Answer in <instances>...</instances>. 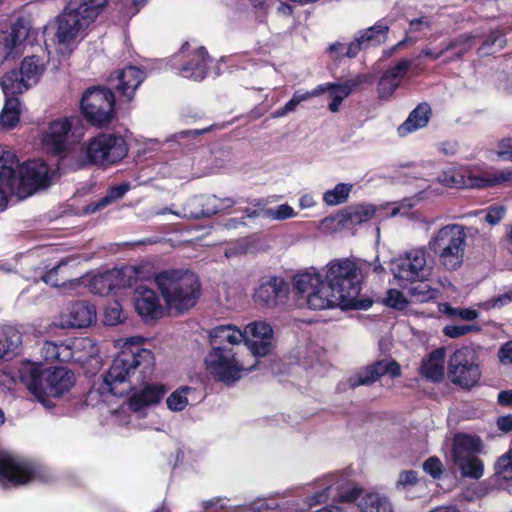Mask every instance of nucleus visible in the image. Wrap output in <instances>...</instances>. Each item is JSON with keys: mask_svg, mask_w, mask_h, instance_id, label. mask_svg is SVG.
<instances>
[{"mask_svg": "<svg viewBox=\"0 0 512 512\" xmlns=\"http://www.w3.org/2000/svg\"><path fill=\"white\" fill-rule=\"evenodd\" d=\"M363 274L349 259L332 261L323 280L317 272H303L293 277V289L306 295L307 305L313 310L340 307L342 310H366L373 301L361 297Z\"/></svg>", "mask_w": 512, "mask_h": 512, "instance_id": "f257e3e1", "label": "nucleus"}, {"mask_svg": "<svg viewBox=\"0 0 512 512\" xmlns=\"http://www.w3.org/2000/svg\"><path fill=\"white\" fill-rule=\"evenodd\" d=\"M154 366L155 357L151 350L140 343L126 342L103 375L104 385L110 394L125 396L152 375Z\"/></svg>", "mask_w": 512, "mask_h": 512, "instance_id": "f03ea898", "label": "nucleus"}, {"mask_svg": "<svg viewBox=\"0 0 512 512\" xmlns=\"http://www.w3.org/2000/svg\"><path fill=\"white\" fill-rule=\"evenodd\" d=\"M108 0H68L62 12L43 31L45 43L69 47L107 6Z\"/></svg>", "mask_w": 512, "mask_h": 512, "instance_id": "7ed1b4c3", "label": "nucleus"}, {"mask_svg": "<svg viewBox=\"0 0 512 512\" xmlns=\"http://www.w3.org/2000/svg\"><path fill=\"white\" fill-rule=\"evenodd\" d=\"M85 125L79 115L63 116L53 119L42 135L41 144L47 155L59 161L69 160L72 169L74 156L84 139Z\"/></svg>", "mask_w": 512, "mask_h": 512, "instance_id": "20e7f679", "label": "nucleus"}, {"mask_svg": "<svg viewBox=\"0 0 512 512\" xmlns=\"http://www.w3.org/2000/svg\"><path fill=\"white\" fill-rule=\"evenodd\" d=\"M155 283L169 309L183 313L194 307L201 297L198 275L188 269H168L155 276Z\"/></svg>", "mask_w": 512, "mask_h": 512, "instance_id": "39448f33", "label": "nucleus"}, {"mask_svg": "<svg viewBox=\"0 0 512 512\" xmlns=\"http://www.w3.org/2000/svg\"><path fill=\"white\" fill-rule=\"evenodd\" d=\"M8 194L19 199L32 195V159L20 163L13 151L0 145V211L8 205Z\"/></svg>", "mask_w": 512, "mask_h": 512, "instance_id": "423d86ee", "label": "nucleus"}, {"mask_svg": "<svg viewBox=\"0 0 512 512\" xmlns=\"http://www.w3.org/2000/svg\"><path fill=\"white\" fill-rule=\"evenodd\" d=\"M32 78V56H26L19 69L6 72L0 79V85L5 95V103L0 112V127L3 130L14 129L21 116L19 94L30 87L28 81Z\"/></svg>", "mask_w": 512, "mask_h": 512, "instance_id": "0eeeda50", "label": "nucleus"}, {"mask_svg": "<svg viewBox=\"0 0 512 512\" xmlns=\"http://www.w3.org/2000/svg\"><path fill=\"white\" fill-rule=\"evenodd\" d=\"M466 239L464 225L447 224L433 235L428 246L446 270L455 271L463 263Z\"/></svg>", "mask_w": 512, "mask_h": 512, "instance_id": "6e6552de", "label": "nucleus"}, {"mask_svg": "<svg viewBox=\"0 0 512 512\" xmlns=\"http://www.w3.org/2000/svg\"><path fill=\"white\" fill-rule=\"evenodd\" d=\"M41 363L34 361V400L45 408H53V399L69 392L75 384V374L65 367L41 370Z\"/></svg>", "mask_w": 512, "mask_h": 512, "instance_id": "1a4fd4ad", "label": "nucleus"}, {"mask_svg": "<svg viewBox=\"0 0 512 512\" xmlns=\"http://www.w3.org/2000/svg\"><path fill=\"white\" fill-rule=\"evenodd\" d=\"M115 103V94L110 88L93 86L84 91L80 109L89 124L102 128L116 117Z\"/></svg>", "mask_w": 512, "mask_h": 512, "instance_id": "9d476101", "label": "nucleus"}, {"mask_svg": "<svg viewBox=\"0 0 512 512\" xmlns=\"http://www.w3.org/2000/svg\"><path fill=\"white\" fill-rule=\"evenodd\" d=\"M437 180L443 186L452 189L493 187L507 182L512 183V170L505 169L488 177H478L467 167L452 165L442 170Z\"/></svg>", "mask_w": 512, "mask_h": 512, "instance_id": "9b49d317", "label": "nucleus"}, {"mask_svg": "<svg viewBox=\"0 0 512 512\" xmlns=\"http://www.w3.org/2000/svg\"><path fill=\"white\" fill-rule=\"evenodd\" d=\"M448 377L462 388L475 386L481 378L478 352L470 346L457 349L448 361Z\"/></svg>", "mask_w": 512, "mask_h": 512, "instance_id": "f8f14e48", "label": "nucleus"}, {"mask_svg": "<svg viewBox=\"0 0 512 512\" xmlns=\"http://www.w3.org/2000/svg\"><path fill=\"white\" fill-rule=\"evenodd\" d=\"M239 350H210L205 359L206 368L209 373L217 380L231 384L237 381L244 370L252 371L258 364L255 363L248 368H245L244 363L238 358Z\"/></svg>", "mask_w": 512, "mask_h": 512, "instance_id": "ddd939ff", "label": "nucleus"}, {"mask_svg": "<svg viewBox=\"0 0 512 512\" xmlns=\"http://www.w3.org/2000/svg\"><path fill=\"white\" fill-rule=\"evenodd\" d=\"M290 284L278 276L263 277L255 288L253 298L256 304L265 308H276L287 303Z\"/></svg>", "mask_w": 512, "mask_h": 512, "instance_id": "4468645a", "label": "nucleus"}, {"mask_svg": "<svg viewBox=\"0 0 512 512\" xmlns=\"http://www.w3.org/2000/svg\"><path fill=\"white\" fill-rule=\"evenodd\" d=\"M145 77L146 74L142 69L128 65L123 69L113 71L108 77V83L116 91L121 101L130 103Z\"/></svg>", "mask_w": 512, "mask_h": 512, "instance_id": "2eb2a0df", "label": "nucleus"}, {"mask_svg": "<svg viewBox=\"0 0 512 512\" xmlns=\"http://www.w3.org/2000/svg\"><path fill=\"white\" fill-rule=\"evenodd\" d=\"M105 140V132H100L87 141H82L74 156L72 170L77 171L92 166L105 168Z\"/></svg>", "mask_w": 512, "mask_h": 512, "instance_id": "dca6fc26", "label": "nucleus"}, {"mask_svg": "<svg viewBox=\"0 0 512 512\" xmlns=\"http://www.w3.org/2000/svg\"><path fill=\"white\" fill-rule=\"evenodd\" d=\"M243 334L244 345L255 358L271 353L273 329L270 324L262 321L250 323Z\"/></svg>", "mask_w": 512, "mask_h": 512, "instance_id": "f3484780", "label": "nucleus"}, {"mask_svg": "<svg viewBox=\"0 0 512 512\" xmlns=\"http://www.w3.org/2000/svg\"><path fill=\"white\" fill-rule=\"evenodd\" d=\"M385 375H388L391 379L400 377V364L394 359L377 360L355 373L350 378V383L353 387L372 385Z\"/></svg>", "mask_w": 512, "mask_h": 512, "instance_id": "a211bd4d", "label": "nucleus"}, {"mask_svg": "<svg viewBox=\"0 0 512 512\" xmlns=\"http://www.w3.org/2000/svg\"><path fill=\"white\" fill-rule=\"evenodd\" d=\"M0 480L14 486L28 483L32 480V464L7 452H0Z\"/></svg>", "mask_w": 512, "mask_h": 512, "instance_id": "6ab92c4d", "label": "nucleus"}, {"mask_svg": "<svg viewBox=\"0 0 512 512\" xmlns=\"http://www.w3.org/2000/svg\"><path fill=\"white\" fill-rule=\"evenodd\" d=\"M395 278L414 282L425 278L429 273L426 268V253L423 249H412L400 257L393 270Z\"/></svg>", "mask_w": 512, "mask_h": 512, "instance_id": "aec40b11", "label": "nucleus"}, {"mask_svg": "<svg viewBox=\"0 0 512 512\" xmlns=\"http://www.w3.org/2000/svg\"><path fill=\"white\" fill-rule=\"evenodd\" d=\"M376 211V206L371 204L350 205L327 217L325 221L335 222L338 228H352L371 220Z\"/></svg>", "mask_w": 512, "mask_h": 512, "instance_id": "412c9836", "label": "nucleus"}, {"mask_svg": "<svg viewBox=\"0 0 512 512\" xmlns=\"http://www.w3.org/2000/svg\"><path fill=\"white\" fill-rule=\"evenodd\" d=\"M31 30L30 16H19L11 25L10 31L3 32V55L0 58V63L14 57V50L28 39Z\"/></svg>", "mask_w": 512, "mask_h": 512, "instance_id": "4be33fe9", "label": "nucleus"}, {"mask_svg": "<svg viewBox=\"0 0 512 512\" xmlns=\"http://www.w3.org/2000/svg\"><path fill=\"white\" fill-rule=\"evenodd\" d=\"M243 341V332L234 325H218L209 331L211 350H239Z\"/></svg>", "mask_w": 512, "mask_h": 512, "instance_id": "5701e85b", "label": "nucleus"}, {"mask_svg": "<svg viewBox=\"0 0 512 512\" xmlns=\"http://www.w3.org/2000/svg\"><path fill=\"white\" fill-rule=\"evenodd\" d=\"M410 67L411 62L403 59L383 72L377 82V93L380 100H388L394 94Z\"/></svg>", "mask_w": 512, "mask_h": 512, "instance_id": "b1692460", "label": "nucleus"}, {"mask_svg": "<svg viewBox=\"0 0 512 512\" xmlns=\"http://www.w3.org/2000/svg\"><path fill=\"white\" fill-rule=\"evenodd\" d=\"M211 62L212 59L207 49L204 46H200L187 55V59L181 64L178 70L185 78L201 81L207 76Z\"/></svg>", "mask_w": 512, "mask_h": 512, "instance_id": "393cba45", "label": "nucleus"}, {"mask_svg": "<svg viewBox=\"0 0 512 512\" xmlns=\"http://www.w3.org/2000/svg\"><path fill=\"white\" fill-rule=\"evenodd\" d=\"M135 309L144 320H156L163 314L157 293L148 287L138 286L134 293Z\"/></svg>", "mask_w": 512, "mask_h": 512, "instance_id": "a878e982", "label": "nucleus"}, {"mask_svg": "<svg viewBox=\"0 0 512 512\" xmlns=\"http://www.w3.org/2000/svg\"><path fill=\"white\" fill-rule=\"evenodd\" d=\"M63 326L69 328H86L97 320L95 305L85 300H78L71 303L64 315Z\"/></svg>", "mask_w": 512, "mask_h": 512, "instance_id": "bb28decb", "label": "nucleus"}, {"mask_svg": "<svg viewBox=\"0 0 512 512\" xmlns=\"http://www.w3.org/2000/svg\"><path fill=\"white\" fill-rule=\"evenodd\" d=\"M166 393L167 388L163 384H145L140 390L131 394L128 400L129 408L139 412L145 407L160 403Z\"/></svg>", "mask_w": 512, "mask_h": 512, "instance_id": "cd10ccee", "label": "nucleus"}, {"mask_svg": "<svg viewBox=\"0 0 512 512\" xmlns=\"http://www.w3.org/2000/svg\"><path fill=\"white\" fill-rule=\"evenodd\" d=\"M86 344H91V340L88 338L75 339L72 345H66L64 343L57 344L53 341H44L41 346V357L44 361H59L68 362L73 359V348L85 347Z\"/></svg>", "mask_w": 512, "mask_h": 512, "instance_id": "c85d7f7f", "label": "nucleus"}, {"mask_svg": "<svg viewBox=\"0 0 512 512\" xmlns=\"http://www.w3.org/2000/svg\"><path fill=\"white\" fill-rule=\"evenodd\" d=\"M361 80L359 77L355 79L347 80L343 83H334L328 82L324 84H320L314 88V90H321L319 95L324 94L325 92L330 93L331 102L328 105V108L331 112L335 113L339 111V107L343 100L348 97L360 84Z\"/></svg>", "mask_w": 512, "mask_h": 512, "instance_id": "c756f323", "label": "nucleus"}, {"mask_svg": "<svg viewBox=\"0 0 512 512\" xmlns=\"http://www.w3.org/2000/svg\"><path fill=\"white\" fill-rule=\"evenodd\" d=\"M475 38L476 36L473 33L466 32L443 43L446 56L443 58L442 63L447 65L463 60L464 56L474 47Z\"/></svg>", "mask_w": 512, "mask_h": 512, "instance_id": "7c9ffc66", "label": "nucleus"}, {"mask_svg": "<svg viewBox=\"0 0 512 512\" xmlns=\"http://www.w3.org/2000/svg\"><path fill=\"white\" fill-rule=\"evenodd\" d=\"M432 117V108L429 103L418 104L408 115L407 119L398 127V135L404 137L419 129L425 128Z\"/></svg>", "mask_w": 512, "mask_h": 512, "instance_id": "2f4dec72", "label": "nucleus"}, {"mask_svg": "<svg viewBox=\"0 0 512 512\" xmlns=\"http://www.w3.org/2000/svg\"><path fill=\"white\" fill-rule=\"evenodd\" d=\"M105 168L119 164L129 151L128 143L122 135L115 132H105Z\"/></svg>", "mask_w": 512, "mask_h": 512, "instance_id": "473e14b6", "label": "nucleus"}, {"mask_svg": "<svg viewBox=\"0 0 512 512\" xmlns=\"http://www.w3.org/2000/svg\"><path fill=\"white\" fill-rule=\"evenodd\" d=\"M22 343L21 333L12 326L0 327V359H11L19 353Z\"/></svg>", "mask_w": 512, "mask_h": 512, "instance_id": "72a5a7b5", "label": "nucleus"}, {"mask_svg": "<svg viewBox=\"0 0 512 512\" xmlns=\"http://www.w3.org/2000/svg\"><path fill=\"white\" fill-rule=\"evenodd\" d=\"M444 358L445 350L443 348L433 350L428 358L422 361L421 375L433 382H440L444 376Z\"/></svg>", "mask_w": 512, "mask_h": 512, "instance_id": "f704fd0d", "label": "nucleus"}, {"mask_svg": "<svg viewBox=\"0 0 512 512\" xmlns=\"http://www.w3.org/2000/svg\"><path fill=\"white\" fill-rule=\"evenodd\" d=\"M118 275V270H110L105 273L95 275L90 283L91 291L100 296H108L115 293L116 290L121 288V284L117 279Z\"/></svg>", "mask_w": 512, "mask_h": 512, "instance_id": "c9c22d12", "label": "nucleus"}, {"mask_svg": "<svg viewBox=\"0 0 512 512\" xmlns=\"http://www.w3.org/2000/svg\"><path fill=\"white\" fill-rule=\"evenodd\" d=\"M391 21L387 18L378 20L373 26L358 31L367 47L379 46L387 40Z\"/></svg>", "mask_w": 512, "mask_h": 512, "instance_id": "e433bc0d", "label": "nucleus"}, {"mask_svg": "<svg viewBox=\"0 0 512 512\" xmlns=\"http://www.w3.org/2000/svg\"><path fill=\"white\" fill-rule=\"evenodd\" d=\"M481 451V440L477 436L457 434L452 444L453 459L474 455Z\"/></svg>", "mask_w": 512, "mask_h": 512, "instance_id": "4c0bfd02", "label": "nucleus"}, {"mask_svg": "<svg viewBox=\"0 0 512 512\" xmlns=\"http://www.w3.org/2000/svg\"><path fill=\"white\" fill-rule=\"evenodd\" d=\"M56 171L42 160L34 159V193L51 186Z\"/></svg>", "mask_w": 512, "mask_h": 512, "instance_id": "58836bf2", "label": "nucleus"}, {"mask_svg": "<svg viewBox=\"0 0 512 512\" xmlns=\"http://www.w3.org/2000/svg\"><path fill=\"white\" fill-rule=\"evenodd\" d=\"M424 279L420 278V280L411 282L412 286L409 288L408 293L414 302H429L434 300L439 293L437 288H432Z\"/></svg>", "mask_w": 512, "mask_h": 512, "instance_id": "ea45409f", "label": "nucleus"}, {"mask_svg": "<svg viewBox=\"0 0 512 512\" xmlns=\"http://www.w3.org/2000/svg\"><path fill=\"white\" fill-rule=\"evenodd\" d=\"M360 507L362 512H393L390 500L378 493L366 494Z\"/></svg>", "mask_w": 512, "mask_h": 512, "instance_id": "a19ab883", "label": "nucleus"}, {"mask_svg": "<svg viewBox=\"0 0 512 512\" xmlns=\"http://www.w3.org/2000/svg\"><path fill=\"white\" fill-rule=\"evenodd\" d=\"M454 463L461 470L463 476L470 477L473 479H479L482 477L484 472V466L482 461L474 456L459 457L453 459Z\"/></svg>", "mask_w": 512, "mask_h": 512, "instance_id": "79ce46f5", "label": "nucleus"}, {"mask_svg": "<svg viewBox=\"0 0 512 512\" xmlns=\"http://www.w3.org/2000/svg\"><path fill=\"white\" fill-rule=\"evenodd\" d=\"M128 190L129 184L127 183L111 186L107 189L104 197L94 203H91L88 208L91 212L99 211L109 204L122 198Z\"/></svg>", "mask_w": 512, "mask_h": 512, "instance_id": "37998d69", "label": "nucleus"}, {"mask_svg": "<svg viewBox=\"0 0 512 512\" xmlns=\"http://www.w3.org/2000/svg\"><path fill=\"white\" fill-rule=\"evenodd\" d=\"M67 266V261H60L56 266L48 270L42 275V280L51 287H65L67 284H72V280L64 273L63 269Z\"/></svg>", "mask_w": 512, "mask_h": 512, "instance_id": "c03bdc74", "label": "nucleus"}, {"mask_svg": "<svg viewBox=\"0 0 512 512\" xmlns=\"http://www.w3.org/2000/svg\"><path fill=\"white\" fill-rule=\"evenodd\" d=\"M505 44V36L500 31H492L482 42L481 46L477 50V53L480 56H488L502 49Z\"/></svg>", "mask_w": 512, "mask_h": 512, "instance_id": "a18cd8bd", "label": "nucleus"}, {"mask_svg": "<svg viewBox=\"0 0 512 512\" xmlns=\"http://www.w3.org/2000/svg\"><path fill=\"white\" fill-rule=\"evenodd\" d=\"M351 189V184L339 183L333 189L324 193L323 201L329 206L342 204L349 198Z\"/></svg>", "mask_w": 512, "mask_h": 512, "instance_id": "49530a36", "label": "nucleus"}, {"mask_svg": "<svg viewBox=\"0 0 512 512\" xmlns=\"http://www.w3.org/2000/svg\"><path fill=\"white\" fill-rule=\"evenodd\" d=\"M195 388L190 386H182L172 392L166 400L167 407L171 411H182L188 405L187 395L194 392Z\"/></svg>", "mask_w": 512, "mask_h": 512, "instance_id": "de8ad7c7", "label": "nucleus"}, {"mask_svg": "<svg viewBox=\"0 0 512 512\" xmlns=\"http://www.w3.org/2000/svg\"><path fill=\"white\" fill-rule=\"evenodd\" d=\"M363 489L357 484L347 485L341 487L338 494L334 497V501L337 503H355L362 495Z\"/></svg>", "mask_w": 512, "mask_h": 512, "instance_id": "09e8293b", "label": "nucleus"}, {"mask_svg": "<svg viewBox=\"0 0 512 512\" xmlns=\"http://www.w3.org/2000/svg\"><path fill=\"white\" fill-rule=\"evenodd\" d=\"M125 319L123 309L118 301L110 303L104 311L103 322L107 326H115L122 323Z\"/></svg>", "mask_w": 512, "mask_h": 512, "instance_id": "8fccbe9b", "label": "nucleus"}, {"mask_svg": "<svg viewBox=\"0 0 512 512\" xmlns=\"http://www.w3.org/2000/svg\"><path fill=\"white\" fill-rule=\"evenodd\" d=\"M14 378H17L32 393V360L26 359L22 361L19 368L15 372Z\"/></svg>", "mask_w": 512, "mask_h": 512, "instance_id": "3c124183", "label": "nucleus"}, {"mask_svg": "<svg viewBox=\"0 0 512 512\" xmlns=\"http://www.w3.org/2000/svg\"><path fill=\"white\" fill-rule=\"evenodd\" d=\"M495 472L503 479H512V449L497 460L495 464Z\"/></svg>", "mask_w": 512, "mask_h": 512, "instance_id": "603ef678", "label": "nucleus"}, {"mask_svg": "<svg viewBox=\"0 0 512 512\" xmlns=\"http://www.w3.org/2000/svg\"><path fill=\"white\" fill-rule=\"evenodd\" d=\"M384 302L386 306L400 311L406 309L408 306V301L404 294L400 290L394 288L387 291V296Z\"/></svg>", "mask_w": 512, "mask_h": 512, "instance_id": "864d4df0", "label": "nucleus"}, {"mask_svg": "<svg viewBox=\"0 0 512 512\" xmlns=\"http://www.w3.org/2000/svg\"><path fill=\"white\" fill-rule=\"evenodd\" d=\"M480 327L478 325H469V324H452L446 325L443 329V333L445 336L449 338H458L460 336H464L473 331H479Z\"/></svg>", "mask_w": 512, "mask_h": 512, "instance_id": "5fc2aeb1", "label": "nucleus"}, {"mask_svg": "<svg viewBox=\"0 0 512 512\" xmlns=\"http://www.w3.org/2000/svg\"><path fill=\"white\" fill-rule=\"evenodd\" d=\"M320 91L321 90H314V89H312L311 91H306L304 93H301L300 91H296L293 94L292 98L284 105L286 111L288 113L294 112L296 110L297 106L301 102L306 101L310 98L319 96Z\"/></svg>", "mask_w": 512, "mask_h": 512, "instance_id": "6e6d98bb", "label": "nucleus"}, {"mask_svg": "<svg viewBox=\"0 0 512 512\" xmlns=\"http://www.w3.org/2000/svg\"><path fill=\"white\" fill-rule=\"evenodd\" d=\"M295 216L294 209L288 204L278 205L275 209H266L264 217L276 220H286Z\"/></svg>", "mask_w": 512, "mask_h": 512, "instance_id": "4d7b16f0", "label": "nucleus"}, {"mask_svg": "<svg viewBox=\"0 0 512 512\" xmlns=\"http://www.w3.org/2000/svg\"><path fill=\"white\" fill-rule=\"evenodd\" d=\"M444 307V312L450 317H460L467 321L475 320L478 317V312L471 308H453L449 304H445Z\"/></svg>", "mask_w": 512, "mask_h": 512, "instance_id": "13d9d810", "label": "nucleus"}, {"mask_svg": "<svg viewBox=\"0 0 512 512\" xmlns=\"http://www.w3.org/2000/svg\"><path fill=\"white\" fill-rule=\"evenodd\" d=\"M423 470L433 479H439L443 473V464L438 457H429L423 463Z\"/></svg>", "mask_w": 512, "mask_h": 512, "instance_id": "bf43d9fd", "label": "nucleus"}, {"mask_svg": "<svg viewBox=\"0 0 512 512\" xmlns=\"http://www.w3.org/2000/svg\"><path fill=\"white\" fill-rule=\"evenodd\" d=\"M506 209L502 205H491L487 209L485 221L490 225L498 224L505 216Z\"/></svg>", "mask_w": 512, "mask_h": 512, "instance_id": "052dcab7", "label": "nucleus"}, {"mask_svg": "<svg viewBox=\"0 0 512 512\" xmlns=\"http://www.w3.org/2000/svg\"><path fill=\"white\" fill-rule=\"evenodd\" d=\"M54 476L50 469L40 462L34 461V482L49 483Z\"/></svg>", "mask_w": 512, "mask_h": 512, "instance_id": "680f3d73", "label": "nucleus"}, {"mask_svg": "<svg viewBox=\"0 0 512 512\" xmlns=\"http://www.w3.org/2000/svg\"><path fill=\"white\" fill-rule=\"evenodd\" d=\"M418 483V475L414 470L402 471L396 482V487L407 488L409 486H415Z\"/></svg>", "mask_w": 512, "mask_h": 512, "instance_id": "e2e57ef3", "label": "nucleus"}, {"mask_svg": "<svg viewBox=\"0 0 512 512\" xmlns=\"http://www.w3.org/2000/svg\"><path fill=\"white\" fill-rule=\"evenodd\" d=\"M368 48L364 43L363 39H360L359 33H357L356 37L353 41H351L347 46H345V57L354 58L356 57L362 49Z\"/></svg>", "mask_w": 512, "mask_h": 512, "instance_id": "0e129e2a", "label": "nucleus"}, {"mask_svg": "<svg viewBox=\"0 0 512 512\" xmlns=\"http://www.w3.org/2000/svg\"><path fill=\"white\" fill-rule=\"evenodd\" d=\"M498 156L506 161H512V138H503L497 144Z\"/></svg>", "mask_w": 512, "mask_h": 512, "instance_id": "69168bd1", "label": "nucleus"}, {"mask_svg": "<svg viewBox=\"0 0 512 512\" xmlns=\"http://www.w3.org/2000/svg\"><path fill=\"white\" fill-rule=\"evenodd\" d=\"M431 23L426 17L412 19L409 23L410 32H420L423 29H430Z\"/></svg>", "mask_w": 512, "mask_h": 512, "instance_id": "338daca9", "label": "nucleus"}, {"mask_svg": "<svg viewBox=\"0 0 512 512\" xmlns=\"http://www.w3.org/2000/svg\"><path fill=\"white\" fill-rule=\"evenodd\" d=\"M499 358L504 364L512 363V341H508L500 348Z\"/></svg>", "mask_w": 512, "mask_h": 512, "instance_id": "774afa93", "label": "nucleus"}]
</instances>
